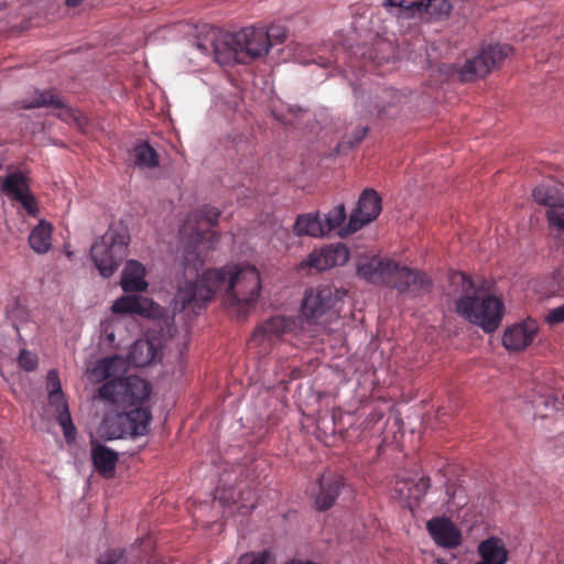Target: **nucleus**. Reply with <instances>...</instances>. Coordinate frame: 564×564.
Returning <instances> with one entry per match:
<instances>
[{
    "label": "nucleus",
    "mask_w": 564,
    "mask_h": 564,
    "mask_svg": "<svg viewBox=\"0 0 564 564\" xmlns=\"http://www.w3.org/2000/svg\"><path fill=\"white\" fill-rule=\"evenodd\" d=\"M404 102V96L393 88H384L372 97L364 112L367 119L380 121L398 117Z\"/></svg>",
    "instance_id": "ddd939ff"
},
{
    "label": "nucleus",
    "mask_w": 564,
    "mask_h": 564,
    "mask_svg": "<svg viewBox=\"0 0 564 564\" xmlns=\"http://www.w3.org/2000/svg\"><path fill=\"white\" fill-rule=\"evenodd\" d=\"M349 259V250L344 243L330 245L308 256L307 265L325 271L345 264Z\"/></svg>",
    "instance_id": "6ab92c4d"
},
{
    "label": "nucleus",
    "mask_w": 564,
    "mask_h": 564,
    "mask_svg": "<svg viewBox=\"0 0 564 564\" xmlns=\"http://www.w3.org/2000/svg\"><path fill=\"white\" fill-rule=\"evenodd\" d=\"M130 236L124 228L109 227L90 248V258L104 278L111 276L128 256Z\"/></svg>",
    "instance_id": "20e7f679"
},
{
    "label": "nucleus",
    "mask_w": 564,
    "mask_h": 564,
    "mask_svg": "<svg viewBox=\"0 0 564 564\" xmlns=\"http://www.w3.org/2000/svg\"><path fill=\"white\" fill-rule=\"evenodd\" d=\"M215 54H216L217 61L221 62V55H220L218 46H215Z\"/></svg>",
    "instance_id": "79ce46f5"
},
{
    "label": "nucleus",
    "mask_w": 564,
    "mask_h": 564,
    "mask_svg": "<svg viewBox=\"0 0 564 564\" xmlns=\"http://www.w3.org/2000/svg\"><path fill=\"white\" fill-rule=\"evenodd\" d=\"M512 53L508 44H496L482 47L475 56L467 58L460 66V82H473L487 76L492 69L502 65Z\"/></svg>",
    "instance_id": "0eeeda50"
},
{
    "label": "nucleus",
    "mask_w": 564,
    "mask_h": 564,
    "mask_svg": "<svg viewBox=\"0 0 564 564\" xmlns=\"http://www.w3.org/2000/svg\"><path fill=\"white\" fill-rule=\"evenodd\" d=\"M394 261L373 258L369 262L360 263L358 275L373 284L387 285L391 276Z\"/></svg>",
    "instance_id": "393cba45"
},
{
    "label": "nucleus",
    "mask_w": 564,
    "mask_h": 564,
    "mask_svg": "<svg viewBox=\"0 0 564 564\" xmlns=\"http://www.w3.org/2000/svg\"><path fill=\"white\" fill-rule=\"evenodd\" d=\"M122 366L123 361L120 357H106L96 364L91 375L97 381L107 380L119 372Z\"/></svg>",
    "instance_id": "7c9ffc66"
},
{
    "label": "nucleus",
    "mask_w": 564,
    "mask_h": 564,
    "mask_svg": "<svg viewBox=\"0 0 564 564\" xmlns=\"http://www.w3.org/2000/svg\"><path fill=\"white\" fill-rule=\"evenodd\" d=\"M98 564H127L121 551H109L101 555L98 560Z\"/></svg>",
    "instance_id": "72a5a7b5"
},
{
    "label": "nucleus",
    "mask_w": 564,
    "mask_h": 564,
    "mask_svg": "<svg viewBox=\"0 0 564 564\" xmlns=\"http://www.w3.org/2000/svg\"><path fill=\"white\" fill-rule=\"evenodd\" d=\"M50 403L55 408L56 421L63 429L65 440L72 442L76 436V427L73 424L67 401L62 391L57 370L52 369L46 376Z\"/></svg>",
    "instance_id": "f8f14e48"
},
{
    "label": "nucleus",
    "mask_w": 564,
    "mask_h": 564,
    "mask_svg": "<svg viewBox=\"0 0 564 564\" xmlns=\"http://www.w3.org/2000/svg\"><path fill=\"white\" fill-rule=\"evenodd\" d=\"M296 319L283 315L268 318L257 326L249 340L250 347H258L259 354H268L273 345L296 328Z\"/></svg>",
    "instance_id": "1a4fd4ad"
},
{
    "label": "nucleus",
    "mask_w": 564,
    "mask_h": 564,
    "mask_svg": "<svg viewBox=\"0 0 564 564\" xmlns=\"http://www.w3.org/2000/svg\"><path fill=\"white\" fill-rule=\"evenodd\" d=\"M264 34L267 36L265 45L268 50L275 44L283 43L286 39V30L281 25H270L267 30L264 29Z\"/></svg>",
    "instance_id": "473e14b6"
},
{
    "label": "nucleus",
    "mask_w": 564,
    "mask_h": 564,
    "mask_svg": "<svg viewBox=\"0 0 564 564\" xmlns=\"http://www.w3.org/2000/svg\"><path fill=\"white\" fill-rule=\"evenodd\" d=\"M381 213V198L375 189H365L352 210L348 224L341 228L340 237L351 235L373 221Z\"/></svg>",
    "instance_id": "9b49d317"
},
{
    "label": "nucleus",
    "mask_w": 564,
    "mask_h": 564,
    "mask_svg": "<svg viewBox=\"0 0 564 564\" xmlns=\"http://www.w3.org/2000/svg\"><path fill=\"white\" fill-rule=\"evenodd\" d=\"M312 62L318 64L322 67H330L336 62V59L333 57L318 56L317 58H314Z\"/></svg>",
    "instance_id": "ea45409f"
},
{
    "label": "nucleus",
    "mask_w": 564,
    "mask_h": 564,
    "mask_svg": "<svg viewBox=\"0 0 564 564\" xmlns=\"http://www.w3.org/2000/svg\"><path fill=\"white\" fill-rule=\"evenodd\" d=\"M546 321L550 324H558L564 322V304L553 308L546 316Z\"/></svg>",
    "instance_id": "e433bc0d"
},
{
    "label": "nucleus",
    "mask_w": 564,
    "mask_h": 564,
    "mask_svg": "<svg viewBox=\"0 0 564 564\" xmlns=\"http://www.w3.org/2000/svg\"><path fill=\"white\" fill-rule=\"evenodd\" d=\"M19 364L23 369L32 371L37 366V357L28 350H22L19 356Z\"/></svg>",
    "instance_id": "f704fd0d"
},
{
    "label": "nucleus",
    "mask_w": 564,
    "mask_h": 564,
    "mask_svg": "<svg viewBox=\"0 0 564 564\" xmlns=\"http://www.w3.org/2000/svg\"><path fill=\"white\" fill-rule=\"evenodd\" d=\"M91 459L96 470L104 477L110 478L115 474L118 462V453L105 445H93Z\"/></svg>",
    "instance_id": "a878e982"
},
{
    "label": "nucleus",
    "mask_w": 564,
    "mask_h": 564,
    "mask_svg": "<svg viewBox=\"0 0 564 564\" xmlns=\"http://www.w3.org/2000/svg\"><path fill=\"white\" fill-rule=\"evenodd\" d=\"M111 311L115 314L150 316L154 311V302L140 295L127 294L120 296L112 303Z\"/></svg>",
    "instance_id": "b1692460"
},
{
    "label": "nucleus",
    "mask_w": 564,
    "mask_h": 564,
    "mask_svg": "<svg viewBox=\"0 0 564 564\" xmlns=\"http://www.w3.org/2000/svg\"><path fill=\"white\" fill-rule=\"evenodd\" d=\"M429 285L430 280L425 274L406 267H400L395 262L387 284V286L397 289L400 293H410L413 295L427 290Z\"/></svg>",
    "instance_id": "dca6fc26"
},
{
    "label": "nucleus",
    "mask_w": 564,
    "mask_h": 564,
    "mask_svg": "<svg viewBox=\"0 0 564 564\" xmlns=\"http://www.w3.org/2000/svg\"><path fill=\"white\" fill-rule=\"evenodd\" d=\"M426 528L435 543L445 549L458 545V529L447 518L436 517L427 521Z\"/></svg>",
    "instance_id": "412c9836"
},
{
    "label": "nucleus",
    "mask_w": 564,
    "mask_h": 564,
    "mask_svg": "<svg viewBox=\"0 0 564 564\" xmlns=\"http://www.w3.org/2000/svg\"><path fill=\"white\" fill-rule=\"evenodd\" d=\"M382 6L399 19L422 18L429 14L432 18L448 15L452 4L448 0H383Z\"/></svg>",
    "instance_id": "9d476101"
},
{
    "label": "nucleus",
    "mask_w": 564,
    "mask_h": 564,
    "mask_svg": "<svg viewBox=\"0 0 564 564\" xmlns=\"http://www.w3.org/2000/svg\"><path fill=\"white\" fill-rule=\"evenodd\" d=\"M263 28H245L230 35L228 55L237 63L248 64L269 53Z\"/></svg>",
    "instance_id": "423d86ee"
},
{
    "label": "nucleus",
    "mask_w": 564,
    "mask_h": 564,
    "mask_svg": "<svg viewBox=\"0 0 564 564\" xmlns=\"http://www.w3.org/2000/svg\"><path fill=\"white\" fill-rule=\"evenodd\" d=\"M346 295L345 291L330 285H319L307 290L301 304V317L307 323L318 324L330 315L337 303Z\"/></svg>",
    "instance_id": "39448f33"
},
{
    "label": "nucleus",
    "mask_w": 564,
    "mask_h": 564,
    "mask_svg": "<svg viewBox=\"0 0 564 564\" xmlns=\"http://www.w3.org/2000/svg\"><path fill=\"white\" fill-rule=\"evenodd\" d=\"M437 563H438V564H446V563L444 562V560H442V558H438V560H437Z\"/></svg>",
    "instance_id": "c03bdc74"
},
{
    "label": "nucleus",
    "mask_w": 564,
    "mask_h": 564,
    "mask_svg": "<svg viewBox=\"0 0 564 564\" xmlns=\"http://www.w3.org/2000/svg\"><path fill=\"white\" fill-rule=\"evenodd\" d=\"M133 164L139 169H154L160 163L158 152L148 143L141 142L134 145L131 152Z\"/></svg>",
    "instance_id": "c756f323"
},
{
    "label": "nucleus",
    "mask_w": 564,
    "mask_h": 564,
    "mask_svg": "<svg viewBox=\"0 0 564 564\" xmlns=\"http://www.w3.org/2000/svg\"><path fill=\"white\" fill-rule=\"evenodd\" d=\"M430 488V478H400L397 477L392 497L398 499L402 505L410 510H413L419 505L420 500L425 496Z\"/></svg>",
    "instance_id": "f3484780"
},
{
    "label": "nucleus",
    "mask_w": 564,
    "mask_h": 564,
    "mask_svg": "<svg viewBox=\"0 0 564 564\" xmlns=\"http://www.w3.org/2000/svg\"><path fill=\"white\" fill-rule=\"evenodd\" d=\"M453 304H454L456 311H458V300L454 301Z\"/></svg>",
    "instance_id": "37998d69"
},
{
    "label": "nucleus",
    "mask_w": 564,
    "mask_h": 564,
    "mask_svg": "<svg viewBox=\"0 0 564 564\" xmlns=\"http://www.w3.org/2000/svg\"><path fill=\"white\" fill-rule=\"evenodd\" d=\"M83 2V0H66L65 3L67 7L75 8L79 6Z\"/></svg>",
    "instance_id": "a19ab883"
},
{
    "label": "nucleus",
    "mask_w": 564,
    "mask_h": 564,
    "mask_svg": "<svg viewBox=\"0 0 564 564\" xmlns=\"http://www.w3.org/2000/svg\"><path fill=\"white\" fill-rule=\"evenodd\" d=\"M158 356V348L149 339H139L130 348L129 360L134 367H145Z\"/></svg>",
    "instance_id": "bb28decb"
},
{
    "label": "nucleus",
    "mask_w": 564,
    "mask_h": 564,
    "mask_svg": "<svg viewBox=\"0 0 564 564\" xmlns=\"http://www.w3.org/2000/svg\"><path fill=\"white\" fill-rule=\"evenodd\" d=\"M539 332V324L527 318L508 326L502 336V345L509 351H522L530 346Z\"/></svg>",
    "instance_id": "2eb2a0df"
},
{
    "label": "nucleus",
    "mask_w": 564,
    "mask_h": 564,
    "mask_svg": "<svg viewBox=\"0 0 564 564\" xmlns=\"http://www.w3.org/2000/svg\"><path fill=\"white\" fill-rule=\"evenodd\" d=\"M102 337L105 338V340L108 343V344H113L115 343V333L113 330L111 329V325L110 324H105L102 325Z\"/></svg>",
    "instance_id": "58836bf2"
},
{
    "label": "nucleus",
    "mask_w": 564,
    "mask_h": 564,
    "mask_svg": "<svg viewBox=\"0 0 564 564\" xmlns=\"http://www.w3.org/2000/svg\"><path fill=\"white\" fill-rule=\"evenodd\" d=\"M532 196L536 204L547 207L551 234L564 248V193L555 185L541 184L533 189Z\"/></svg>",
    "instance_id": "6e6552de"
},
{
    "label": "nucleus",
    "mask_w": 564,
    "mask_h": 564,
    "mask_svg": "<svg viewBox=\"0 0 564 564\" xmlns=\"http://www.w3.org/2000/svg\"><path fill=\"white\" fill-rule=\"evenodd\" d=\"M346 219V210L343 204L336 206L332 210H329L323 219V227L325 229V235L338 229V235L340 236V230L345 226H341Z\"/></svg>",
    "instance_id": "2f4dec72"
},
{
    "label": "nucleus",
    "mask_w": 564,
    "mask_h": 564,
    "mask_svg": "<svg viewBox=\"0 0 564 564\" xmlns=\"http://www.w3.org/2000/svg\"><path fill=\"white\" fill-rule=\"evenodd\" d=\"M480 560L475 564H507L509 551L505 541L499 536H488L477 546Z\"/></svg>",
    "instance_id": "4be33fe9"
},
{
    "label": "nucleus",
    "mask_w": 564,
    "mask_h": 564,
    "mask_svg": "<svg viewBox=\"0 0 564 564\" xmlns=\"http://www.w3.org/2000/svg\"><path fill=\"white\" fill-rule=\"evenodd\" d=\"M318 491L315 495V507L318 511H326L333 507L344 486L341 475L327 471L318 480Z\"/></svg>",
    "instance_id": "a211bd4d"
},
{
    "label": "nucleus",
    "mask_w": 564,
    "mask_h": 564,
    "mask_svg": "<svg viewBox=\"0 0 564 564\" xmlns=\"http://www.w3.org/2000/svg\"><path fill=\"white\" fill-rule=\"evenodd\" d=\"M220 214L218 208L204 205L188 215L181 229V235H189V239L183 251L185 280L175 295V310H200L218 291H226L230 305L237 306L243 316L257 304L261 278L254 265L232 264L208 269L198 276L204 264L202 250L213 249L219 240V234L213 227L217 225Z\"/></svg>",
    "instance_id": "f257e3e1"
},
{
    "label": "nucleus",
    "mask_w": 564,
    "mask_h": 564,
    "mask_svg": "<svg viewBox=\"0 0 564 564\" xmlns=\"http://www.w3.org/2000/svg\"><path fill=\"white\" fill-rule=\"evenodd\" d=\"M52 231L50 223L40 220L29 236L30 247L39 254L46 253L52 247Z\"/></svg>",
    "instance_id": "cd10ccee"
},
{
    "label": "nucleus",
    "mask_w": 564,
    "mask_h": 564,
    "mask_svg": "<svg viewBox=\"0 0 564 564\" xmlns=\"http://www.w3.org/2000/svg\"><path fill=\"white\" fill-rule=\"evenodd\" d=\"M368 131H369L368 127L356 128L354 135H352V140H348L349 147L354 148V147L358 145L365 139Z\"/></svg>",
    "instance_id": "4c0bfd02"
},
{
    "label": "nucleus",
    "mask_w": 564,
    "mask_h": 564,
    "mask_svg": "<svg viewBox=\"0 0 564 564\" xmlns=\"http://www.w3.org/2000/svg\"><path fill=\"white\" fill-rule=\"evenodd\" d=\"M151 393L150 383L138 377L127 376L105 382L98 390V398L112 405L129 409L118 416V430L108 433L109 440L129 435L143 436L149 432L151 411L144 405Z\"/></svg>",
    "instance_id": "f03ea898"
},
{
    "label": "nucleus",
    "mask_w": 564,
    "mask_h": 564,
    "mask_svg": "<svg viewBox=\"0 0 564 564\" xmlns=\"http://www.w3.org/2000/svg\"><path fill=\"white\" fill-rule=\"evenodd\" d=\"M296 236L323 237L325 229L323 219L318 215L304 214L296 218L293 227Z\"/></svg>",
    "instance_id": "c85d7f7f"
},
{
    "label": "nucleus",
    "mask_w": 564,
    "mask_h": 564,
    "mask_svg": "<svg viewBox=\"0 0 564 564\" xmlns=\"http://www.w3.org/2000/svg\"><path fill=\"white\" fill-rule=\"evenodd\" d=\"M250 564H276V558L270 550H263L252 554Z\"/></svg>",
    "instance_id": "c9c22d12"
},
{
    "label": "nucleus",
    "mask_w": 564,
    "mask_h": 564,
    "mask_svg": "<svg viewBox=\"0 0 564 564\" xmlns=\"http://www.w3.org/2000/svg\"><path fill=\"white\" fill-rule=\"evenodd\" d=\"M19 105L23 109L51 108L53 113L63 120L72 117L70 109L53 90H35L32 97L23 98Z\"/></svg>",
    "instance_id": "aec40b11"
},
{
    "label": "nucleus",
    "mask_w": 564,
    "mask_h": 564,
    "mask_svg": "<svg viewBox=\"0 0 564 564\" xmlns=\"http://www.w3.org/2000/svg\"><path fill=\"white\" fill-rule=\"evenodd\" d=\"M492 283L460 272V313L485 333H495L503 319V300L491 293Z\"/></svg>",
    "instance_id": "7ed1b4c3"
},
{
    "label": "nucleus",
    "mask_w": 564,
    "mask_h": 564,
    "mask_svg": "<svg viewBox=\"0 0 564 564\" xmlns=\"http://www.w3.org/2000/svg\"><path fill=\"white\" fill-rule=\"evenodd\" d=\"M4 194L19 202L28 215L35 217L39 208L35 197L30 191L29 178L22 172H12L6 176L1 185Z\"/></svg>",
    "instance_id": "4468645a"
},
{
    "label": "nucleus",
    "mask_w": 564,
    "mask_h": 564,
    "mask_svg": "<svg viewBox=\"0 0 564 564\" xmlns=\"http://www.w3.org/2000/svg\"><path fill=\"white\" fill-rule=\"evenodd\" d=\"M147 269L137 260H128L122 272L120 286L126 293H141L149 284L145 280Z\"/></svg>",
    "instance_id": "5701e85b"
}]
</instances>
